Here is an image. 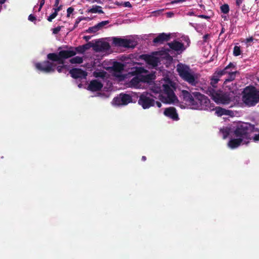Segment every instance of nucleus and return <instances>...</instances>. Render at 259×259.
I'll return each instance as SVG.
<instances>
[{
  "mask_svg": "<svg viewBox=\"0 0 259 259\" xmlns=\"http://www.w3.org/2000/svg\"><path fill=\"white\" fill-rule=\"evenodd\" d=\"M168 45L172 50L177 52L178 54L182 53L186 49L184 44L178 40L169 42Z\"/></svg>",
  "mask_w": 259,
  "mask_h": 259,
  "instance_id": "2eb2a0df",
  "label": "nucleus"
},
{
  "mask_svg": "<svg viewBox=\"0 0 259 259\" xmlns=\"http://www.w3.org/2000/svg\"><path fill=\"white\" fill-rule=\"evenodd\" d=\"M132 102V98L128 95L120 94L119 96L114 99V105H125Z\"/></svg>",
  "mask_w": 259,
  "mask_h": 259,
  "instance_id": "4468645a",
  "label": "nucleus"
},
{
  "mask_svg": "<svg viewBox=\"0 0 259 259\" xmlns=\"http://www.w3.org/2000/svg\"><path fill=\"white\" fill-rule=\"evenodd\" d=\"M45 3V0H40V4H39V8L38 10V11H40L42 6L44 5Z\"/></svg>",
  "mask_w": 259,
  "mask_h": 259,
  "instance_id": "58836bf2",
  "label": "nucleus"
},
{
  "mask_svg": "<svg viewBox=\"0 0 259 259\" xmlns=\"http://www.w3.org/2000/svg\"><path fill=\"white\" fill-rule=\"evenodd\" d=\"M156 105L158 107L160 108L161 107V104L159 102H156Z\"/></svg>",
  "mask_w": 259,
  "mask_h": 259,
  "instance_id": "de8ad7c7",
  "label": "nucleus"
},
{
  "mask_svg": "<svg viewBox=\"0 0 259 259\" xmlns=\"http://www.w3.org/2000/svg\"><path fill=\"white\" fill-rule=\"evenodd\" d=\"M182 96L183 97L184 100L187 103L188 106H190V108L192 109V105H191V102H194L196 103H199L197 99H196V94H200L198 92H194L192 94H191L189 92L187 91L183 90L182 92Z\"/></svg>",
  "mask_w": 259,
  "mask_h": 259,
  "instance_id": "f8f14e48",
  "label": "nucleus"
},
{
  "mask_svg": "<svg viewBox=\"0 0 259 259\" xmlns=\"http://www.w3.org/2000/svg\"><path fill=\"white\" fill-rule=\"evenodd\" d=\"M59 0H55L54 6L56 7H58L59 5Z\"/></svg>",
  "mask_w": 259,
  "mask_h": 259,
  "instance_id": "49530a36",
  "label": "nucleus"
},
{
  "mask_svg": "<svg viewBox=\"0 0 259 259\" xmlns=\"http://www.w3.org/2000/svg\"><path fill=\"white\" fill-rule=\"evenodd\" d=\"M234 67V65L232 63H230L223 70L217 71L212 76L210 84L213 87H215V84L218 83L220 79V77L225 74H228V78L226 79L225 82L230 81L234 80L235 78L236 71H234L232 68Z\"/></svg>",
  "mask_w": 259,
  "mask_h": 259,
  "instance_id": "39448f33",
  "label": "nucleus"
},
{
  "mask_svg": "<svg viewBox=\"0 0 259 259\" xmlns=\"http://www.w3.org/2000/svg\"><path fill=\"white\" fill-rule=\"evenodd\" d=\"M108 23V21H103L94 26L89 27L88 29L87 30V32L88 33H96Z\"/></svg>",
  "mask_w": 259,
  "mask_h": 259,
  "instance_id": "aec40b11",
  "label": "nucleus"
},
{
  "mask_svg": "<svg viewBox=\"0 0 259 259\" xmlns=\"http://www.w3.org/2000/svg\"><path fill=\"white\" fill-rule=\"evenodd\" d=\"M257 133V130L250 124L241 123L234 131V137L229 141L228 146L231 149H235L241 145L247 144L251 140L257 142L259 141V133Z\"/></svg>",
  "mask_w": 259,
  "mask_h": 259,
  "instance_id": "f257e3e1",
  "label": "nucleus"
},
{
  "mask_svg": "<svg viewBox=\"0 0 259 259\" xmlns=\"http://www.w3.org/2000/svg\"><path fill=\"white\" fill-rule=\"evenodd\" d=\"M62 9V5L58 6V7H56V8H54V12H56L58 14V12L61 11Z\"/></svg>",
  "mask_w": 259,
  "mask_h": 259,
  "instance_id": "ea45409f",
  "label": "nucleus"
},
{
  "mask_svg": "<svg viewBox=\"0 0 259 259\" xmlns=\"http://www.w3.org/2000/svg\"><path fill=\"white\" fill-rule=\"evenodd\" d=\"M208 34H206V35H204V36H203L204 40L206 41L207 38H208Z\"/></svg>",
  "mask_w": 259,
  "mask_h": 259,
  "instance_id": "09e8293b",
  "label": "nucleus"
},
{
  "mask_svg": "<svg viewBox=\"0 0 259 259\" xmlns=\"http://www.w3.org/2000/svg\"><path fill=\"white\" fill-rule=\"evenodd\" d=\"M221 10L222 12L224 14H227L229 11V6L227 4H225L221 6Z\"/></svg>",
  "mask_w": 259,
  "mask_h": 259,
  "instance_id": "7c9ffc66",
  "label": "nucleus"
},
{
  "mask_svg": "<svg viewBox=\"0 0 259 259\" xmlns=\"http://www.w3.org/2000/svg\"><path fill=\"white\" fill-rule=\"evenodd\" d=\"M97 0H93V1H96Z\"/></svg>",
  "mask_w": 259,
  "mask_h": 259,
  "instance_id": "680f3d73",
  "label": "nucleus"
},
{
  "mask_svg": "<svg viewBox=\"0 0 259 259\" xmlns=\"http://www.w3.org/2000/svg\"><path fill=\"white\" fill-rule=\"evenodd\" d=\"M200 17L201 18H207V17L204 15H201V16H200Z\"/></svg>",
  "mask_w": 259,
  "mask_h": 259,
  "instance_id": "864d4df0",
  "label": "nucleus"
},
{
  "mask_svg": "<svg viewBox=\"0 0 259 259\" xmlns=\"http://www.w3.org/2000/svg\"><path fill=\"white\" fill-rule=\"evenodd\" d=\"M88 12L92 13H103V11L102 10V7L99 6H94L93 7L88 10Z\"/></svg>",
  "mask_w": 259,
  "mask_h": 259,
  "instance_id": "cd10ccee",
  "label": "nucleus"
},
{
  "mask_svg": "<svg viewBox=\"0 0 259 259\" xmlns=\"http://www.w3.org/2000/svg\"><path fill=\"white\" fill-rule=\"evenodd\" d=\"M47 58L53 62H57L58 64L63 65L65 63L66 59L63 58L59 56V54L55 53H49L47 55Z\"/></svg>",
  "mask_w": 259,
  "mask_h": 259,
  "instance_id": "f3484780",
  "label": "nucleus"
},
{
  "mask_svg": "<svg viewBox=\"0 0 259 259\" xmlns=\"http://www.w3.org/2000/svg\"><path fill=\"white\" fill-rule=\"evenodd\" d=\"M68 47L67 46H66L65 48H67Z\"/></svg>",
  "mask_w": 259,
  "mask_h": 259,
  "instance_id": "13d9d810",
  "label": "nucleus"
},
{
  "mask_svg": "<svg viewBox=\"0 0 259 259\" xmlns=\"http://www.w3.org/2000/svg\"><path fill=\"white\" fill-rule=\"evenodd\" d=\"M28 19L30 21L34 22V24H35V21L36 20V18L33 15H32V14L29 15Z\"/></svg>",
  "mask_w": 259,
  "mask_h": 259,
  "instance_id": "f704fd0d",
  "label": "nucleus"
},
{
  "mask_svg": "<svg viewBox=\"0 0 259 259\" xmlns=\"http://www.w3.org/2000/svg\"><path fill=\"white\" fill-rule=\"evenodd\" d=\"M69 62L71 64H81L83 62V58L79 56H76L70 59Z\"/></svg>",
  "mask_w": 259,
  "mask_h": 259,
  "instance_id": "c85d7f7f",
  "label": "nucleus"
},
{
  "mask_svg": "<svg viewBox=\"0 0 259 259\" xmlns=\"http://www.w3.org/2000/svg\"><path fill=\"white\" fill-rule=\"evenodd\" d=\"M208 94L217 104H228L233 100V93H224L220 90L209 89Z\"/></svg>",
  "mask_w": 259,
  "mask_h": 259,
  "instance_id": "423d86ee",
  "label": "nucleus"
},
{
  "mask_svg": "<svg viewBox=\"0 0 259 259\" xmlns=\"http://www.w3.org/2000/svg\"><path fill=\"white\" fill-rule=\"evenodd\" d=\"M58 15V14L56 12H54L51 15H50L47 18V20L49 22H52L53 19L55 18L56 16Z\"/></svg>",
  "mask_w": 259,
  "mask_h": 259,
  "instance_id": "473e14b6",
  "label": "nucleus"
},
{
  "mask_svg": "<svg viewBox=\"0 0 259 259\" xmlns=\"http://www.w3.org/2000/svg\"><path fill=\"white\" fill-rule=\"evenodd\" d=\"M73 47H69V50H63L59 52L58 54L63 58L68 59L76 55V52L73 50Z\"/></svg>",
  "mask_w": 259,
  "mask_h": 259,
  "instance_id": "a211bd4d",
  "label": "nucleus"
},
{
  "mask_svg": "<svg viewBox=\"0 0 259 259\" xmlns=\"http://www.w3.org/2000/svg\"><path fill=\"white\" fill-rule=\"evenodd\" d=\"M84 38L86 40H88V39H89L90 38V36H85L84 37Z\"/></svg>",
  "mask_w": 259,
  "mask_h": 259,
  "instance_id": "8fccbe9b",
  "label": "nucleus"
},
{
  "mask_svg": "<svg viewBox=\"0 0 259 259\" xmlns=\"http://www.w3.org/2000/svg\"><path fill=\"white\" fill-rule=\"evenodd\" d=\"M167 17H171L174 15V14L171 12H168L166 13Z\"/></svg>",
  "mask_w": 259,
  "mask_h": 259,
  "instance_id": "a18cd8bd",
  "label": "nucleus"
},
{
  "mask_svg": "<svg viewBox=\"0 0 259 259\" xmlns=\"http://www.w3.org/2000/svg\"><path fill=\"white\" fill-rule=\"evenodd\" d=\"M148 95V94L147 93H143L140 96L138 100V103L144 109H148L154 105V100L150 98Z\"/></svg>",
  "mask_w": 259,
  "mask_h": 259,
  "instance_id": "9b49d317",
  "label": "nucleus"
},
{
  "mask_svg": "<svg viewBox=\"0 0 259 259\" xmlns=\"http://www.w3.org/2000/svg\"><path fill=\"white\" fill-rule=\"evenodd\" d=\"M116 5H119V3H116Z\"/></svg>",
  "mask_w": 259,
  "mask_h": 259,
  "instance_id": "bf43d9fd",
  "label": "nucleus"
},
{
  "mask_svg": "<svg viewBox=\"0 0 259 259\" xmlns=\"http://www.w3.org/2000/svg\"><path fill=\"white\" fill-rule=\"evenodd\" d=\"M82 84L81 83H79L78 85V87L79 88H81L82 87Z\"/></svg>",
  "mask_w": 259,
  "mask_h": 259,
  "instance_id": "6e6d98bb",
  "label": "nucleus"
},
{
  "mask_svg": "<svg viewBox=\"0 0 259 259\" xmlns=\"http://www.w3.org/2000/svg\"><path fill=\"white\" fill-rule=\"evenodd\" d=\"M164 114L173 120H177L179 118L176 110L173 107L166 108L164 111Z\"/></svg>",
  "mask_w": 259,
  "mask_h": 259,
  "instance_id": "412c9836",
  "label": "nucleus"
},
{
  "mask_svg": "<svg viewBox=\"0 0 259 259\" xmlns=\"http://www.w3.org/2000/svg\"><path fill=\"white\" fill-rule=\"evenodd\" d=\"M175 88V82L165 78L158 83L154 84L151 90L153 93L160 94L159 98L163 103L175 104L178 103V98L174 92Z\"/></svg>",
  "mask_w": 259,
  "mask_h": 259,
  "instance_id": "f03ea898",
  "label": "nucleus"
},
{
  "mask_svg": "<svg viewBox=\"0 0 259 259\" xmlns=\"http://www.w3.org/2000/svg\"><path fill=\"white\" fill-rule=\"evenodd\" d=\"M83 19L81 18V17H78L76 19V21H75V24L74 25V27L73 28H75L76 27H77L78 26V24L79 23V22L82 20Z\"/></svg>",
  "mask_w": 259,
  "mask_h": 259,
  "instance_id": "e433bc0d",
  "label": "nucleus"
},
{
  "mask_svg": "<svg viewBox=\"0 0 259 259\" xmlns=\"http://www.w3.org/2000/svg\"><path fill=\"white\" fill-rule=\"evenodd\" d=\"M106 72L104 71H94L93 73V75L95 77H101V78H104L106 76Z\"/></svg>",
  "mask_w": 259,
  "mask_h": 259,
  "instance_id": "c756f323",
  "label": "nucleus"
},
{
  "mask_svg": "<svg viewBox=\"0 0 259 259\" xmlns=\"http://www.w3.org/2000/svg\"><path fill=\"white\" fill-rule=\"evenodd\" d=\"M122 5L125 7H131V4L129 2H124Z\"/></svg>",
  "mask_w": 259,
  "mask_h": 259,
  "instance_id": "a19ab883",
  "label": "nucleus"
},
{
  "mask_svg": "<svg viewBox=\"0 0 259 259\" xmlns=\"http://www.w3.org/2000/svg\"><path fill=\"white\" fill-rule=\"evenodd\" d=\"M253 40V38L252 37L246 38V43H249L250 42L252 41Z\"/></svg>",
  "mask_w": 259,
  "mask_h": 259,
  "instance_id": "c03bdc74",
  "label": "nucleus"
},
{
  "mask_svg": "<svg viewBox=\"0 0 259 259\" xmlns=\"http://www.w3.org/2000/svg\"><path fill=\"white\" fill-rule=\"evenodd\" d=\"M170 33H160L156 38L154 39L153 42L154 43H163L165 41H168L170 38Z\"/></svg>",
  "mask_w": 259,
  "mask_h": 259,
  "instance_id": "5701e85b",
  "label": "nucleus"
},
{
  "mask_svg": "<svg viewBox=\"0 0 259 259\" xmlns=\"http://www.w3.org/2000/svg\"><path fill=\"white\" fill-rule=\"evenodd\" d=\"M144 59L147 64L152 67H155L158 65V63L160 61V59L154 56L146 55L144 57Z\"/></svg>",
  "mask_w": 259,
  "mask_h": 259,
  "instance_id": "6ab92c4d",
  "label": "nucleus"
},
{
  "mask_svg": "<svg viewBox=\"0 0 259 259\" xmlns=\"http://www.w3.org/2000/svg\"><path fill=\"white\" fill-rule=\"evenodd\" d=\"M243 102L248 106L255 105L259 102V91L252 87H247L243 91Z\"/></svg>",
  "mask_w": 259,
  "mask_h": 259,
  "instance_id": "0eeeda50",
  "label": "nucleus"
},
{
  "mask_svg": "<svg viewBox=\"0 0 259 259\" xmlns=\"http://www.w3.org/2000/svg\"><path fill=\"white\" fill-rule=\"evenodd\" d=\"M241 54V51L239 47L235 46L233 50V54L235 56H238Z\"/></svg>",
  "mask_w": 259,
  "mask_h": 259,
  "instance_id": "2f4dec72",
  "label": "nucleus"
},
{
  "mask_svg": "<svg viewBox=\"0 0 259 259\" xmlns=\"http://www.w3.org/2000/svg\"><path fill=\"white\" fill-rule=\"evenodd\" d=\"M63 67L64 66H62V65H56L55 68H56V69L59 73H61L63 71Z\"/></svg>",
  "mask_w": 259,
  "mask_h": 259,
  "instance_id": "4c0bfd02",
  "label": "nucleus"
},
{
  "mask_svg": "<svg viewBox=\"0 0 259 259\" xmlns=\"http://www.w3.org/2000/svg\"><path fill=\"white\" fill-rule=\"evenodd\" d=\"M134 41L118 37H114V51L117 47H123L125 48H134L136 46Z\"/></svg>",
  "mask_w": 259,
  "mask_h": 259,
  "instance_id": "9d476101",
  "label": "nucleus"
},
{
  "mask_svg": "<svg viewBox=\"0 0 259 259\" xmlns=\"http://www.w3.org/2000/svg\"><path fill=\"white\" fill-rule=\"evenodd\" d=\"M69 73L73 78L78 79L79 80L85 79L88 75L87 71L78 68H74L70 69Z\"/></svg>",
  "mask_w": 259,
  "mask_h": 259,
  "instance_id": "ddd939ff",
  "label": "nucleus"
},
{
  "mask_svg": "<svg viewBox=\"0 0 259 259\" xmlns=\"http://www.w3.org/2000/svg\"><path fill=\"white\" fill-rule=\"evenodd\" d=\"M62 27V26H58L52 29L53 33L54 34H58L60 31Z\"/></svg>",
  "mask_w": 259,
  "mask_h": 259,
  "instance_id": "72a5a7b5",
  "label": "nucleus"
},
{
  "mask_svg": "<svg viewBox=\"0 0 259 259\" xmlns=\"http://www.w3.org/2000/svg\"><path fill=\"white\" fill-rule=\"evenodd\" d=\"M256 1L259 2V0H255Z\"/></svg>",
  "mask_w": 259,
  "mask_h": 259,
  "instance_id": "052dcab7",
  "label": "nucleus"
},
{
  "mask_svg": "<svg viewBox=\"0 0 259 259\" xmlns=\"http://www.w3.org/2000/svg\"><path fill=\"white\" fill-rule=\"evenodd\" d=\"M74 8L72 7H69L67 10V17H69L70 16V14L73 12Z\"/></svg>",
  "mask_w": 259,
  "mask_h": 259,
  "instance_id": "c9c22d12",
  "label": "nucleus"
},
{
  "mask_svg": "<svg viewBox=\"0 0 259 259\" xmlns=\"http://www.w3.org/2000/svg\"><path fill=\"white\" fill-rule=\"evenodd\" d=\"M129 74L135 76L130 82V86L136 89L142 88L141 82H150L155 79V75L143 67H136L131 68Z\"/></svg>",
  "mask_w": 259,
  "mask_h": 259,
  "instance_id": "7ed1b4c3",
  "label": "nucleus"
},
{
  "mask_svg": "<svg viewBox=\"0 0 259 259\" xmlns=\"http://www.w3.org/2000/svg\"><path fill=\"white\" fill-rule=\"evenodd\" d=\"M36 68L45 73L54 72L55 71L56 64L53 62L44 61L42 62L37 63L35 65Z\"/></svg>",
  "mask_w": 259,
  "mask_h": 259,
  "instance_id": "1a4fd4ad",
  "label": "nucleus"
},
{
  "mask_svg": "<svg viewBox=\"0 0 259 259\" xmlns=\"http://www.w3.org/2000/svg\"><path fill=\"white\" fill-rule=\"evenodd\" d=\"M176 70L180 76L192 85H196L199 82V75L190 69L189 66L179 63Z\"/></svg>",
  "mask_w": 259,
  "mask_h": 259,
  "instance_id": "20e7f679",
  "label": "nucleus"
},
{
  "mask_svg": "<svg viewBox=\"0 0 259 259\" xmlns=\"http://www.w3.org/2000/svg\"><path fill=\"white\" fill-rule=\"evenodd\" d=\"M62 66H64V67H63V69H67V67H68V66H67V65H64V64H63V65H62Z\"/></svg>",
  "mask_w": 259,
  "mask_h": 259,
  "instance_id": "3c124183",
  "label": "nucleus"
},
{
  "mask_svg": "<svg viewBox=\"0 0 259 259\" xmlns=\"http://www.w3.org/2000/svg\"><path fill=\"white\" fill-rule=\"evenodd\" d=\"M244 0H236V4L238 7H240Z\"/></svg>",
  "mask_w": 259,
  "mask_h": 259,
  "instance_id": "37998d69",
  "label": "nucleus"
},
{
  "mask_svg": "<svg viewBox=\"0 0 259 259\" xmlns=\"http://www.w3.org/2000/svg\"><path fill=\"white\" fill-rule=\"evenodd\" d=\"M196 99H197L199 103L191 102L193 109L197 110H211L209 100L203 95L196 94Z\"/></svg>",
  "mask_w": 259,
  "mask_h": 259,
  "instance_id": "6e6552de",
  "label": "nucleus"
},
{
  "mask_svg": "<svg viewBox=\"0 0 259 259\" xmlns=\"http://www.w3.org/2000/svg\"><path fill=\"white\" fill-rule=\"evenodd\" d=\"M232 111L229 110H226L221 107H217L215 109V113L219 116L223 115H231Z\"/></svg>",
  "mask_w": 259,
  "mask_h": 259,
  "instance_id": "b1692460",
  "label": "nucleus"
},
{
  "mask_svg": "<svg viewBox=\"0 0 259 259\" xmlns=\"http://www.w3.org/2000/svg\"><path fill=\"white\" fill-rule=\"evenodd\" d=\"M231 132V128L228 126L223 127L220 130V133L222 134L224 139H226Z\"/></svg>",
  "mask_w": 259,
  "mask_h": 259,
  "instance_id": "bb28decb",
  "label": "nucleus"
},
{
  "mask_svg": "<svg viewBox=\"0 0 259 259\" xmlns=\"http://www.w3.org/2000/svg\"><path fill=\"white\" fill-rule=\"evenodd\" d=\"M98 50L100 51H105L108 50L110 48V45L107 42H102L100 45H98Z\"/></svg>",
  "mask_w": 259,
  "mask_h": 259,
  "instance_id": "a878e982",
  "label": "nucleus"
},
{
  "mask_svg": "<svg viewBox=\"0 0 259 259\" xmlns=\"http://www.w3.org/2000/svg\"><path fill=\"white\" fill-rule=\"evenodd\" d=\"M6 0H0V4H4Z\"/></svg>",
  "mask_w": 259,
  "mask_h": 259,
  "instance_id": "603ef678",
  "label": "nucleus"
},
{
  "mask_svg": "<svg viewBox=\"0 0 259 259\" xmlns=\"http://www.w3.org/2000/svg\"><path fill=\"white\" fill-rule=\"evenodd\" d=\"M93 46V44L90 42L83 45L73 47V49L76 52V54L77 53L83 54L87 50L90 49Z\"/></svg>",
  "mask_w": 259,
  "mask_h": 259,
  "instance_id": "4be33fe9",
  "label": "nucleus"
},
{
  "mask_svg": "<svg viewBox=\"0 0 259 259\" xmlns=\"http://www.w3.org/2000/svg\"><path fill=\"white\" fill-rule=\"evenodd\" d=\"M114 81L116 78L119 77V75L116 73V72H120L121 70L123 69V65L119 63L114 62Z\"/></svg>",
  "mask_w": 259,
  "mask_h": 259,
  "instance_id": "393cba45",
  "label": "nucleus"
},
{
  "mask_svg": "<svg viewBox=\"0 0 259 259\" xmlns=\"http://www.w3.org/2000/svg\"><path fill=\"white\" fill-rule=\"evenodd\" d=\"M111 69H113V66H112V67H110Z\"/></svg>",
  "mask_w": 259,
  "mask_h": 259,
  "instance_id": "4d7b16f0",
  "label": "nucleus"
},
{
  "mask_svg": "<svg viewBox=\"0 0 259 259\" xmlns=\"http://www.w3.org/2000/svg\"><path fill=\"white\" fill-rule=\"evenodd\" d=\"M142 160L143 161H145L146 160V157L145 156H143L142 158Z\"/></svg>",
  "mask_w": 259,
  "mask_h": 259,
  "instance_id": "5fc2aeb1",
  "label": "nucleus"
},
{
  "mask_svg": "<svg viewBox=\"0 0 259 259\" xmlns=\"http://www.w3.org/2000/svg\"><path fill=\"white\" fill-rule=\"evenodd\" d=\"M186 0H175L171 2V4H177L179 3H182L185 2Z\"/></svg>",
  "mask_w": 259,
  "mask_h": 259,
  "instance_id": "79ce46f5",
  "label": "nucleus"
},
{
  "mask_svg": "<svg viewBox=\"0 0 259 259\" xmlns=\"http://www.w3.org/2000/svg\"><path fill=\"white\" fill-rule=\"evenodd\" d=\"M103 86V85L101 81L97 79H94L90 81L87 90L92 92H97L101 90Z\"/></svg>",
  "mask_w": 259,
  "mask_h": 259,
  "instance_id": "dca6fc26",
  "label": "nucleus"
}]
</instances>
